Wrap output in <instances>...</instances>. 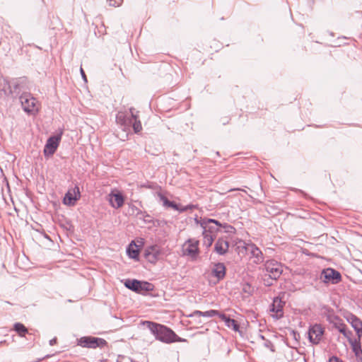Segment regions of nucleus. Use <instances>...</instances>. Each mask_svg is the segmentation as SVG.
Instances as JSON below:
<instances>
[{
  "instance_id": "nucleus-1",
  "label": "nucleus",
  "mask_w": 362,
  "mask_h": 362,
  "mask_svg": "<svg viewBox=\"0 0 362 362\" xmlns=\"http://www.w3.org/2000/svg\"><path fill=\"white\" fill-rule=\"evenodd\" d=\"M142 324L149 329L157 340L163 343L170 344L175 341H185L180 338L173 330L164 325L150 321H144Z\"/></svg>"
},
{
  "instance_id": "nucleus-34",
  "label": "nucleus",
  "mask_w": 362,
  "mask_h": 362,
  "mask_svg": "<svg viewBox=\"0 0 362 362\" xmlns=\"http://www.w3.org/2000/svg\"><path fill=\"white\" fill-rule=\"evenodd\" d=\"M356 334L357 335L358 339H355L354 340H360L362 337V328L361 329H357V330L355 331Z\"/></svg>"
},
{
  "instance_id": "nucleus-42",
  "label": "nucleus",
  "mask_w": 362,
  "mask_h": 362,
  "mask_svg": "<svg viewBox=\"0 0 362 362\" xmlns=\"http://www.w3.org/2000/svg\"><path fill=\"white\" fill-rule=\"evenodd\" d=\"M260 337L264 339V337L262 335H260Z\"/></svg>"
},
{
  "instance_id": "nucleus-32",
  "label": "nucleus",
  "mask_w": 362,
  "mask_h": 362,
  "mask_svg": "<svg viewBox=\"0 0 362 362\" xmlns=\"http://www.w3.org/2000/svg\"><path fill=\"white\" fill-rule=\"evenodd\" d=\"M107 1L110 6L117 7L122 4L123 0H107Z\"/></svg>"
},
{
  "instance_id": "nucleus-9",
  "label": "nucleus",
  "mask_w": 362,
  "mask_h": 362,
  "mask_svg": "<svg viewBox=\"0 0 362 362\" xmlns=\"http://www.w3.org/2000/svg\"><path fill=\"white\" fill-rule=\"evenodd\" d=\"M265 269L273 279L279 278L283 271L281 264L275 260L267 261L265 264Z\"/></svg>"
},
{
  "instance_id": "nucleus-22",
  "label": "nucleus",
  "mask_w": 362,
  "mask_h": 362,
  "mask_svg": "<svg viewBox=\"0 0 362 362\" xmlns=\"http://www.w3.org/2000/svg\"><path fill=\"white\" fill-rule=\"evenodd\" d=\"M212 273L214 276L218 279H221L226 274V267L223 263H217L214 265Z\"/></svg>"
},
{
  "instance_id": "nucleus-23",
  "label": "nucleus",
  "mask_w": 362,
  "mask_h": 362,
  "mask_svg": "<svg viewBox=\"0 0 362 362\" xmlns=\"http://www.w3.org/2000/svg\"><path fill=\"white\" fill-rule=\"evenodd\" d=\"M220 318L225 322L226 327L235 332L239 331V325L235 320L230 319L224 314L220 315Z\"/></svg>"
},
{
  "instance_id": "nucleus-14",
  "label": "nucleus",
  "mask_w": 362,
  "mask_h": 362,
  "mask_svg": "<svg viewBox=\"0 0 362 362\" xmlns=\"http://www.w3.org/2000/svg\"><path fill=\"white\" fill-rule=\"evenodd\" d=\"M222 226V223L218 222L216 220L208 218L204 219L201 222V226L203 228L204 230H207L209 233L214 234L219 230V227Z\"/></svg>"
},
{
  "instance_id": "nucleus-28",
  "label": "nucleus",
  "mask_w": 362,
  "mask_h": 362,
  "mask_svg": "<svg viewBox=\"0 0 362 362\" xmlns=\"http://www.w3.org/2000/svg\"><path fill=\"white\" fill-rule=\"evenodd\" d=\"M14 329L21 337L24 336L28 332L27 328L21 323H16L14 325Z\"/></svg>"
},
{
  "instance_id": "nucleus-30",
  "label": "nucleus",
  "mask_w": 362,
  "mask_h": 362,
  "mask_svg": "<svg viewBox=\"0 0 362 362\" xmlns=\"http://www.w3.org/2000/svg\"><path fill=\"white\" fill-rule=\"evenodd\" d=\"M158 197H159L160 202L163 203V205L165 207H169L171 202L169 201L164 195H163L161 193L158 194Z\"/></svg>"
},
{
  "instance_id": "nucleus-35",
  "label": "nucleus",
  "mask_w": 362,
  "mask_h": 362,
  "mask_svg": "<svg viewBox=\"0 0 362 362\" xmlns=\"http://www.w3.org/2000/svg\"><path fill=\"white\" fill-rule=\"evenodd\" d=\"M328 362H341V360L337 356H332L329 359Z\"/></svg>"
},
{
  "instance_id": "nucleus-31",
  "label": "nucleus",
  "mask_w": 362,
  "mask_h": 362,
  "mask_svg": "<svg viewBox=\"0 0 362 362\" xmlns=\"http://www.w3.org/2000/svg\"><path fill=\"white\" fill-rule=\"evenodd\" d=\"M221 227L223 228L224 229V232L227 233H232L235 231V228L233 226L226 223L222 224Z\"/></svg>"
},
{
  "instance_id": "nucleus-19",
  "label": "nucleus",
  "mask_w": 362,
  "mask_h": 362,
  "mask_svg": "<svg viewBox=\"0 0 362 362\" xmlns=\"http://www.w3.org/2000/svg\"><path fill=\"white\" fill-rule=\"evenodd\" d=\"M348 341L355 355L356 362H362V344L360 340H354L351 337Z\"/></svg>"
},
{
  "instance_id": "nucleus-39",
  "label": "nucleus",
  "mask_w": 362,
  "mask_h": 362,
  "mask_svg": "<svg viewBox=\"0 0 362 362\" xmlns=\"http://www.w3.org/2000/svg\"><path fill=\"white\" fill-rule=\"evenodd\" d=\"M146 217L147 218L146 219L144 220L146 222H148V223L151 222V217L148 215H146Z\"/></svg>"
},
{
  "instance_id": "nucleus-33",
  "label": "nucleus",
  "mask_w": 362,
  "mask_h": 362,
  "mask_svg": "<svg viewBox=\"0 0 362 362\" xmlns=\"http://www.w3.org/2000/svg\"><path fill=\"white\" fill-rule=\"evenodd\" d=\"M169 207H171V208L174 209L175 210L180 211H186L189 208V206L180 208L177 204H175L173 202H171Z\"/></svg>"
},
{
  "instance_id": "nucleus-37",
  "label": "nucleus",
  "mask_w": 362,
  "mask_h": 362,
  "mask_svg": "<svg viewBox=\"0 0 362 362\" xmlns=\"http://www.w3.org/2000/svg\"><path fill=\"white\" fill-rule=\"evenodd\" d=\"M192 319L197 325H200V324L202 323V322L200 318L197 317L196 320H194V318H192Z\"/></svg>"
},
{
  "instance_id": "nucleus-27",
  "label": "nucleus",
  "mask_w": 362,
  "mask_h": 362,
  "mask_svg": "<svg viewBox=\"0 0 362 362\" xmlns=\"http://www.w3.org/2000/svg\"><path fill=\"white\" fill-rule=\"evenodd\" d=\"M127 253L130 258L136 259H138L139 251L136 248V245L132 243L127 249Z\"/></svg>"
},
{
  "instance_id": "nucleus-15",
  "label": "nucleus",
  "mask_w": 362,
  "mask_h": 362,
  "mask_svg": "<svg viewBox=\"0 0 362 362\" xmlns=\"http://www.w3.org/2000/svg\"><path fill=\"white\" fill-rule=\"evenodd\" d=\"M132 121L133 118L132 117L131 111L130 113L119 111L116 115L117 123L122 126L124 129L129 128L132 126Z\"/></svg>"
},
{
  "instance_id": "nucleus-20",
  "label": "nucleus",
  "mask_w": 362,
  "mask_h": 362,
  "mask_svg": "<svg viewBox=\"0 0 362 362\" xmlns=\"http://www.w3.org/2000/svg\"><path fill=\"white\" fill-rule=\"evenodd\" d=\"M220 315H223V313H221L219 311L216 310H207L206 312L195 310L191 315H189V317L194 318V320H196L197 317H198V318H200L201 317H212L216 315H217L220 317Z\"/></svg>"
},
{
  "instance_id": "nucleus-6",
  "label": "nucleus",
  "mask_w": 362,
  "mask_h": 362,
  "mask_svg": "<svg viewBox=\"0 0 362 362\" xmlns=\"http://www.w3.org/2000/svg\"><path fill=\"white\" fill-rule=\"evenodd\" d=\"M199 241L195 239H189L182 245L183 255L189 256L195 259L199 255Z\"/></svg>"
},
{
  "instance_id": "nucleus-29",
  "label": "nucleus",
  "mask_w": 362,
  "mask_h": 362,
  "mask_svg": "<svg viewBox=\"0 0 362 362\" xmlns=\"http://www.w3.org/2000/svg\"><path fill=\"white\" fill-rule=\"evenodd\" d=\"M242 291L247 296H250L252 293L254 288L248 283H245L242 286Z\"/></svg>"
},
{
  "instance_id": "nucleus-8",
  "label": "nucleus",
  "mask_w": 362,
  "mask_h": 362,
  "mask_svg": "<svg viewBox=\"0 0 362 362\" xmlns=\"http://www.w3.org/2000/svg\"><path fill=\"white\" fill-rule=\"evenodd\" d=\"M329 322L332 323L334 327L342 334L348 340L352 337V332L348 329L347 326L343 322L341 319L333 315L329 317Z\"/></svg>"
},
{
  "instance_id": "nucleus-18",
  "label": "nucleus",
  "mask_w": 362,
  "mask_h": 362,
  "mask_svg": "<svg viewBox=\"0 0 362 362\" xmlns=\"http://www.w3.org/2000/svg\"><path fill=\"white\" fill-rule=\"evenodd\" d=\"M284 304L285 302L280 298H275L270 308V311L273 313L272 316L277 319L283 316V307Z\"/></svg>"
},
{
  "instance_id": "nucleus-4",
  "label": "nucleus",
  "mask_w": 362,
  "mask_h": 362,
  "mask_svg": "<svg viewBox=\"0 0 362 362\" xmlns=\"http://www.w3.org/2000/svg\"><path fill=\"white\" fill-rule=\"evenodd\" d=\"M325 327L320 324H314L308 329V339L313 344H318L323 339Z\"/></svg>"
},
{
  "instance_id": "nucleus-25",
  "label": "nucleus",
  "mask_w": 362,
  "mask_h": 362,
  "mask_svg": "<svg viewBox=\"0 0 362 362\" xmlns=\"http://www.w3.org/2000/svg\"><path fill=\"white\" fill-rule=\"evenodd\" d=\"M202 235L203 244L207 247H210L212 245L216 235L209 233V231L206 229L205 230H203Z\"/></svg>"
},
{
  "instance_id": "nucleus-41",
  "label": "nucleus",
  "mask_w": 362,
  "mask_h": 362,
  "mask_svg": "<svg viewBox=\"0 0 362 362\" xmlns=\"http://www.w3.org/2000/svg\"><path fill=\"white\" fill-rule=\"evenodd\" d=\"M135 209L138 211L137 214H142L141 211L138 210L136 208Z\"/></svg>"
},
{
  "instance_id": "nucleus-12",
  "label": "nucleus",
  "mask_w": 362,
  "mask_h": 362,
  "mask_svg": "<svg viewBox=\"0 0 362 362\" xmlns=\"http://www.w3.org/2000/svg\"><path fill=\"white\" fill-rule=\"evenodd\" d=\"M108 201L112 207L119 209L124 204V198L119 191L115 189L109 194Z\"/></svg>"
},
{
  "instance_id": "nucleus-26",
  "label": "nucleus",
  "mask_w": 362,
  "mask_h": 362,
  "mask_svg": "<svg viewBox=\"0 0 362 362\" xmlns=\"http://www.w3.org/2000/svg\"><path fill=\"white\" fill-rule=\"evenodd\" d=\"M129 110H131L132 112V117L133 118L132 125L133 127L134 131L135 133H139L142 129L141 123L139 120H137L138 116L136 114L134 113V109L131 108Z\"/></svg>"
},
{
  "instance_id": "nucleus-11",
  "label": "nucleus",
  "mask_w": 362,
  "mask_h": 362,
  "mask_svg": "<svg viewBox=\"0 0 362 362\" xmlns=\"http://www.w3.org/2000/svg\"><path fill=\"white\" fill-rule=\"evenodd\" d=\"M320 279L325 283L332 282L334 284L341 280V274L333 269L327 268L322 272Z\"/></svg>"
},
{
  "instance_id": "nucleus-40",
  "label": "nucleus",
  "mask_w": 362,
  "mask_h": 362,
  "mask_svg": "<svg viewBox=\"0 0 362 362\" xmlns=\"http://www.w3.org/2000/svg\"><path fill=\"white\" fill-rule=\"evenodd\" d=\"M264 345L265 346L267 347H269V346L271 345V342L269 341H267L265 343H264Z\"/></svg>"
},
{
  "instance_id": "nucleus-10",
  "label": "nucleus",
  "mask_w": 362,
  "mask_h": 362,
  "mask_svg": "<svg viewBox=\"0 0 362 362\" xmlns=\"http://www.w3.org/2000/svg\"><path fill=\"white\" fill-rule=\"evenodd\" d=\"M105 344V340L92 337H83L78 340V344L80 346L88 348H96L103 346Z\"/></svg>"
},
{
  "instance_id": "nucleus-21",
  "label": "nucleus",
  "mask_w": 362,
  "mask_h": 362,
  "mask_svg": "<svg viewBox=\"0 0 362 362\" xmlns=\"http://www.w3.org/2000/svg\"><path fill=\"white\" fill-rule=\"evenodd\" d=\"M229 247V243L223 238H219L214 247L215 251L219 255H224L227 252Z\"/></svg>"
},
{
  "instance_id": "nucleus-3",
  "label": "nucleus",
  "mask_w": 362,
  "mask_h": 362,
  "mask_svg": "<svg viewBox=\"0 0 362 362\" xmlns=\"http://www.w3.org/2000/svg\"><path fill=\"white\" fill-rule=\"evenodd\" d=\"M236 245L238 248L242 247L245 249L246 252H249L251 255V257L254 258L255 263L259 264L263 262V254L255 245L252 243H245L241 240H239Z\"/></svg>"
},
{
  "instance_id": "nucleus-7",
  "label": "nucleus",
  "mask_w": 362,
  "mask_h": 362,
  "mask_svg": "<svg viewBox=\"0 0 362 362\" xmlns=\"http://www.w3.org/2000/svg\"><path fill=\"white\" fill-rule=\"evenodd\" d=\"M62 134V133L61 132L60 134L52 136L47 139L44 148L45 156L49 157L55 153L61 141Z\"/></svg>"
},
{
  "instance_id": "nucleus-16",
  "label": "nucleus",
  "mask_w": 362,
  "mask_h": 362,
  "mask_svg": "<svg viewBox=\"0 0 362 362\" xmlns=\"http://www.w3.org/2000/svg\"><path fill=\"white\" fill-rule=\"evenodd\" d=\"M160 254V249L158 245H152L145 251V257L151 263H156L158 260Z\"/></svg>"
},
{
  "instance_id": "nucleus-5",
  "label": "nucleus",
  "mask_w": 362,
  "mask_h": 362,
  "mask_svg": "<svg viewBox=\"0 0 362 362\" xmlns=\"http://www.w3.org/2000/svg\"><path fill=\"white\" fill-rule=\"evenodd\" d=\"M124 285L127 288L137 293H143L153 290V285L147 281H141L136 279L126 280Z\"/></svg>"
},
{
  "instance_id": "nucleus-24",
  "label": "nucleus",
  "mask_w": 362,
  "mask_h": 362,
  "mask_svg": "<svg viewBox=\"0 0 362 362\" xmlns=\"http://www.w3.org/2000/svg\"><path fill=\"white\" fill-rule=\"evenodd\" d=\"M346 320L351 324L355 331L357 330V329H362V321L356 316L350 314L346 317Z\"/></svg>"
},
{
  "instance_id": "nucleus-17",
  "label": "nucleus",
  "mask_w": 362,
  "mask_h": 362,
  "mask_svg": "<svg viewBox=\"0 0 362 362\" xmlns=\"http://www.w3.org/2000/svg\"><path fill=\"white\" fill-rule=\"evenodd\" d=\"M18 85L19 84L17 80L8 81L6 79H3L1 81H0V87H2L1 90L5 95L13 94L14 92H16Z\"/></svg>"
},
{
  "instance_id": "nucleus-2",
  "label": "nucleus",
  "mask_w": 362,
  "mask_h": 362,
  "mask_svg": "<svg viewBox=\"0 0 362 362\" xmlns=\"http://www.w3.org/2000/svg\"><path fill=\"white\" fill-rule=\"evenodd\" d=\"M23 110L28 113L35 114L38 112L40 104L30 93H23L20 96Z\"/></svg>"
},
{
  "instance_id": "nucleus-13",
  "label": "nucleus",
  "mask_w": 362,
  "mask_h": 362,
  "mask_svg": "<svg viewBox=\"0 0 362 362\" xmlns=\"http://www.w3.org/2000/svg\"><path fill=\"white\" fill-rule=\"evenodd\" d=\"M80 198V191L78 187L76 186L69 189L65 194L63 203L68 206H74L76 202Z\"/></svg>"
},
{
  "instance_id": "nucleus-38",
  "label": "nucleus",
  "mask_w": 362,
  "mask_h": 362,
  "mask_svg": "<svg viewBox=\"0 0 362 362\" xmlns=\"http://www.w3.org/2000/svg\"><path fill=\"white\" fill-rule=\"evenodd\" d=\"M56 342H57V339H56V338H54V339H51V340L49 341V344H50L51 346H53L54 344H56Z\"/></svg>"
},
{
  "instance_id": "nucleus-36",
  "label": "nucleus",
  "mask_w": 362,
  "mask_h": 362,
  "mask_svg": "<svg viewBox=\"0 0 362 362\" xmlns=\"http://www.w3.org/2000/svg\"><path fill=\"white\" fill-rule=\"evenodd\" d=\"M80 71H81V74L82 78H83V80H84L85 81H87V79H86V76L85 72H84V71H83V69L82 68H81Z\"/></svg>"
}]
</instances>
